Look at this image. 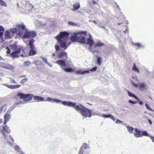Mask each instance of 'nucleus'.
I'll list each match as a JSON object with an SVG mask.
<instances>
[{"instance_id": "nucleus-34", "label": "nucleus", "mask_w": 154, "mask_h": 154, "mask_svg": "<svg viewBox=\"0 0 154 154\" xmlns=\"http://www.w3.org/2000/svg\"><path fill=\"white\" fill-rule=\"evenodd\" d=\"M28 80V79L26 78H25L22 79L20 82V83L21 84H23V85H24V83L26 82Z\"/></svg>"}, {"instance_id": "nucleus-62", "label": "nucleus", "mask_w": 154, "mask_h": 154, "mask_svg": "<svg viewBox=\"0 0 154 154\" xmlns=\"http://www.w3.org/2000/svg\"><path fill=\"white\" fill-rule=\"evenodd\" d=\"M2 119H0V124L2 122Z\"/></svg>"}, {"instance_id": "nucleus-11", "label": "nucleus", "mask_w": 154, "mask_h": 154, "mask_svg": "<svg viewBox=\"0 0 154 154\" xmlns=\"http://www.w3.org/2000/svg\"><path fill=\"white\" fill-rule=\"evenodd\" d=\"M55 63L60 65L62 69H63L66 66L65 61L64 60H59L56 61Z\"/></svg>"}, {"instance_id": "nucleus-16", "label": "nucleus", "mask_w": 154, "mask_h": 154, "mask_svg": "<svg viewBox=\"0 0 154 154\" xmlns=\"http://www.w3.org/2000/svg\"><path fill=\"white\" fill-rule=\"evenodd\" d=\"M44 101H48L52 103L55 102L57 103H59L61 102L60 100L55 99H52L49 97H48L46 99L44 100Z\"/></svg>"}, {"instance_id": "nucleus-52", "label": "nucleus", "mask_w": 154, "mask_h": 154, "mask_svg": "<svg viewBox=\"0 0 154 154\" xmlns=\"http://www.w3.org/2000/svg\"><path fill=\"white\" fill-rule=\"evenodd\" d=\"M147 120L148 121L149 123L151 125H152V122L151 121L150 119H149L148 118L147 119Z\"/></svg>"}, {"instance_id": "nucleus-29", "label": "nucleus", "mask_w": 154, "mask_h": 154, "mask_svg": "<svg viewBox=\"0 0 154 154\" xmlns=\"http://www.w3.org/2000/svg\"><path fill=\"white\" fill-rule=\"evenodd\" d=\"M127 128L129 133H133L134 128L132 127L127 126Z\"/></svg>"}, {"instance_id": "nucleus-56", "label": "nucleus", "mask_w": 154, "mask_h": 154, "mask_svg": "<svg viewBox=\"0 0 154 154\" xmlns=\"http://www.w3.org/2000/svg\"><path fill=\"white\" fill-rule=\"evenodd\" d=\"M133 85L135 87L137 88L139 87V86L137 85L134 84V83H133Z\"/></svg>"}, {"instance_id": "nucleus-10", "label": "nucleus", "mask_w": 154, "mask_h": 154, "mask_svg": "<svg viewBox=\"0 0 154 154\" xmlns=\"http://www.w3.org/2000/svg\"><path fill=\"white\" fill-rule=\"evenodd\" d=\"M16 26L18 30H21L27 31V29L26 28L25 25L23 23L20 24H18L16 25Z\"/></svg>"}, {"instance_id": "nucleus-36", "label": "nucleus", "mask_w": 154, "mask_h": 154, "mask_svg": "<svg viewBox=\"0 0 154 154\" xmlns=\"http://www.w3.org/2000/svg\"><path fill=\"white\" fill-rule=\"evenodd\" d=\"M34 63L36 65H40L42 64V61L40 60H36L34 62Z\"/></svg>"}, {"instance_id": "nucleus-61", "label": "nucleus", "mask_w": 154, "mask_h": 154, "mask_svg": "<svg viewBox=\"0 0 154 154\" xmlns=\"http://www.w3.org/2000/svg\"><path fill=\"white\" fill-rule=\"evenodd\" d=\"M12 82L14 83H16V81L14 80H12Z\"/></svg>"}, {"instance_id": "nucleus-59", "label": "nucleus", "mask_w": 154, "mask_h": 154, "mask_svg": "<svg viewBox=\"0 0 154 154\" xmlns=\"http://www.w3.org/2000/svg\"><path fill=\"white\" fill-rule=\"evenodd\" d=\"M46 64H47L50 67H51L52 66V65L50 64V63H49L48 62V63H46Z\"/></svg>"}, {"instance_id": "nucleus-14", "label": "nucleus", "mask_w": 154, "mask_h": 154, "mask_svg": "<svg viewBox=\"0 0 154 154\" xmlns=\"http://www.w3.org/2000/svg\"><path fill=\"white\" fill-rule=\"evenodd\" d=\"M11 115L7 113L4 116V121L3 124L5 125L9 121L11 118Z\"/></svg>"}, {"instance_id": "nucleus-48", "label": "nucleus", "mask_w": 154, "mask_h": 154, "mask_svg": "<svg viewBox=\"0 0 154 154\" xmlns=\"http://www.w3.org/2000/svg\"><path fill=\"white\" fill-rule=\"evenodd\" d=\"M4 31V29L2 26H0V32H3Z\"/></svg>"}, {"instance_id": "nucleus-47", "label": "nucleus", "mask_w": 154, "mask_h": 154, "mask_svg": "<svg viewBox=\"0 0 154 154\" xmlns=\"http://www.w3.org/2000/svg\"><path fill=\"white\" fill-rule=\"evenodd\" d=\"M7 49H8V50L7 51L6 53L7 54H10L11 53V51L10 49L8 47L6 48Z\"/></svg>"}, {"instance_id": "nucleus-6", "label": "nucleus", "mask_w": 154, "mask_h": 154, "mask_svg": "<svg viewBox=\"0 0 154 154\" xmlns=\"http://www.w3.org/2000/svg\"><path fill=\"white\" fill-rule=\"evenodd\" d=\"M11 132L9 128L7 125H5L3 126H0V132L3 135L4 137H6L5 133H10Z\"/></svg>"}, {"instance_id": "nucleus-43", "label": "nucleus", "mask_w": 154, "mask_h": 154, "mask_svg": "<svg viewBox=\"0 0 154 154\" xmlns=\"http://www.w3.org/2000/svg\"><path fill=\"white\" fill-rule=\"evenodd\" d=\"M111 115H103V116L105 118H110Z\"/></svg>"}, {"instance_id": "nucleus-44", "label": "nucleus", "mask_w": 154, "mask_h": 154, "mask_svg": "<svg viewBox=\"0 0 154 154\" xmlns=\"http://www.w3.org/2000/svg\"><path fill=\"white\" fill-rule=\"evenodd\" d=\"M42 60L46 63H48V60L46 57H42Z\"/></svg>"}, {"instance_id": "nucleus-9", "label": "nucleus", "mask_w": 154, "mask_h": 154, "mask_svg": "<svg viewBox=\"0 0 154 154\" xmlns=\"http://www.w3.org/2000/svg\"><path fill=\"white\" fill-rule=\"evenodd\" d=\"M18 48L20 49L21 54H20V56L22 57H26L27 56L28 52L24 48L22 47H19Z\"/></svg>"}, {"instance_id": "nucleus-41", "label": "nucleus", "mask_w": 154, "mask_h": 154, "mask_svg": "<svg viewBox=\"0 0 154 154\" xmlns=\"http://www.w3.org/2000/svg\"><path fill=\"white\" fill-rule=\"evenodd\" d=\"M128 102L129 103H131L133 104H135L137 103V102L136 101H133L131 100H129Z\"/></svg>"}, {"instance_id": "nucleus-27", "label": "nucleus", "mask_w": 154, "mask_h": 154, "mask_svg": "<svg viewBox=\"0 0 154 154\" xmlns=\"http://www.w3.org/2000/svg\"><path fill=\"white\" fill-rule=\"evenodd\" d=\"M141 137H143V136H150L148 134V133L146 131H141Z\"/></svg>"}, {"instance_id": "nucleus-17", "label": "nucleus", "mask_w": 154, "mask_h": 154, "mask_svg": "<svg viewBox=\"0 0 154 154\" xmlns=\"http://www.w3.org/2000/svg\"><path fill=\"white\" fill-rule=\"evenodd\" d=\"M141 131L138 130L137 128H135L134 129V135L136 137H141Z\"/></svg>"}, {"instance_id": "nucleus-60", "label": "nucleus", "mask_w": 154, "mask_h": 154, "mask_svg": "<svg viewBox=\"0 0 154 154\" xmlns=\"http://www.w3.org/2000/svg\"><path fill=\"white\" fill-rule=\"evenodd\" d=\"M26 77V75H22V76H19V78H22V77Z\"/></svg>"}, {"instance_id": "nucleus-30", "label": "nucleus", "mask_w": 154, "mask_h": 154, "mask_svg": "<svg viewBox=\"0 0 154 154\" xmlns=\"http://www.w3.org/2000/svg\"><path fill=\"white\" fill-rule=\"evenodd\" d=\"M63 69L66 72H72L73 71V69L71 68H63Z\"/></svg>"}, {"instance_id": "nucleus-35", "label": "nucleus", "mask_w": 154, "mask_h": 154, "mask_svg": "<svg viewBox=\"0 0 154 154\" xmlns=\"http://www.w3.org/2000/svg\"><path fill=\"white\" fill-rule=\"evenodd\" d=\"M68 23L69 25L72 26H78V24H77V23L71 22H68Z\"/></svg>"}, {"instance_id": "nucleus-40", "label": "nucleus", "mask_w": 154, "mask_h": 154, "mask_svg": "<svg viewBox=\"0 0 154 154\" xmlns=\"http://www.w3.org/2000/svg\"><path fill=\"white\" fill-rule=\"evenodd\" d=\"M5 85L7 87L11 89H14V85Z\"/></svg>"}, {"instance_id": "nucleus-15", "label": "nucleus", "mask_w": 154, "mask_h": 154, "mask_svg": "<svg viewBox=\"0 0 154 154\" xmlns=\"http://www.w3.org/2000/svg\"><path fill=\"white\" fill-rule=\"evenodd\" d=\"M81 34H80V35H79L78 36L77 42L82 43H85L86 42L85 39L84 37L82 36Z\"/></svg>"}, {"instance_id": "nucleus-64", "label": "nucleus", "mask_w": 154, "mask_h": 154, "mask_svg": "<svg viewBox=\"0 0 154 154\" xmlns=\"http://www.w3.org/2000/svg\"><path fill=\"white\" fill-rule=\"evenodd\" d=\"M3 60V58L0 55V60Z\"/></svg>"}, {"instance_id": "nucleus-33", "label": "nucleus", "mask_w": 154, "mask_h": 154, "mask_svg": "<svg viewBox=\"0 0 154 154\" xmlns=\"http://www.w3.org/2000/svg\"><path fill=\"white\" fill-rule=\"evenodd\" d=\"M17 27L13 28H11L10 29V31L12 33H16V32L17 30Z\"/></svg>"}, {"instance_id": "nucleus-45", "label": "nucleus", "mask_w": 154, "mask_h": 154, "mask_svg": "<svg viewBox=\"0 0 154 154\" xmlns=\"http://www.w3.org/2000/svg\"><path fill=\"white\" fill-rule=\"evenodd\" d=\"M21 86V85H14V88H18Z\"/></svg>"}, {"instance_id": "nucleus-42", "label": "nucleus", "mask_w": 154, "mask_h": 154, "mask_svg": "<svg viewBox=\"0 0 154 154\" xmlns=\"http://www.w3.org/2000/svg\"><path fill=\"white\" fill-rule=\"evenodd\" d=\"M97 69V67L96 66H95L94 67L92 68L91 69H90V71H95Z\"/></svg>"}, {"instance_id": "nucleus-23", "label": "nucleus", "mask_w": 154, "mask_h": 154, "mask_svg": "<svg viewBox=\"0 0 154 154\" xmlns=\"http://www.w3.org/2000/svg\"><path fill=\"white\" fill-rule=\"evenodd\" d=\"M105 45L104 43L100 42H98L95 44L94 47L95 48L97 47H101Z\"/></svg>"}, {"instance_id": "nucleus-13", "label": "nucleus", "mask_w": 154, "mask_h": 154, "mask_svg": "<svg viewBox=\"0 0 154 154\" xmlns=\"http://www.w3.org/2000/svg\"><path fill=\"white\" fill-rule=\"evenodd\" d=\"M66 41L64 40H60V41H57V42L60 43V47L64 50L66 49L67 47L66 43Z\"/></svg>"}, {"instance_id": "nucleus-24", "label": "nucleus", "mask_w": 154, "mask_h": 154, "mask_svg": "<svg viewBox=\"0 0 154 154\" xmlns=\"http://www.w3.org/2000/svg\"><path fill=\"white\" fill-rule=\"evenodd\" d=\"M132 69L133 71L136 72H137L138 73L140 72L139 70V69L136 66L135 63H134L133 64V66L132 68Z\"/></svg>"}, {"instance_id": "nucleus-55", "label": "nucleus", "mask_w": 154, "mask_h": 154, "mask_svg": "<svg viewBox=\"0 0 154 154\" xmlns=\"http://www.w3.org/2000/svg\"><path fill=\"white\" fill-rule=\"evenodd\" d=\"M111 119H112V120L114 121L115 120V119L113 116H112L111 115H110V117Z\"/></svg>"}, {"instance_id": "nucleus-53", "label": "nucleus", "mask_w": 154, "mask_h": 154, "mask_svg": "<svg viewBox=\"0 0 154 154\" xmlns=\"http://www.w3.org/2000/svg\"><path fill=\"white\" fill-rule=\"evenodd\" d=\"M15 150H18L20 149V148L18 146H16L15 147Z\"/></svg>"}, {"instance_id": "nucleus-58", "label": "nucleus", "mask_w": 154, "mask_h": 154, "mask_svg": "<svg viewBox=\"0 0 154 154\" xmlns=\"http://www.w3.org/2000/svg\"><path fill=\"white\" fill-rule=\"evenodd\" d=\"M136 45L138 46L139 48L141 47V45L139 43H137L136 44Z\"/></svg>"}, {"instance_id": "nucleus-57", "label": "nucleus", "mask_w": 154, "mask_h": 154, "mask_svg": "<svg viewBox=\"0 0 154 154\" xmlns=\"http://www.w3.org/2000/svg\"><path fill=\"white\" fill-rule=\"evenodd\" d=\"M139 101V103L140 105H142L143 104V103L142 102L140 101V100H139V101Z\"/></svg>"}, {"instance_id": "nucleus-19", "label": "nucleus", "mask_w": 154, "mask_h": 154, "mask_svg": "<svg viewBox=\"0 0 154 154\" xmlns=\"http://www.w3.org/2000/svg\"><path fill=\"white\" fill-rule=\"evenodd\" d=\"M5 39H10L12 38L11 32L8 30H6L5 34Z\"/></svg>"}, {"instance_id": "nucleus-8", "label": "nucleus", "mask_w": 154, "mask_h": 154, "mask_svg": "<svg viewBox=\"0 0 154 154\" xmlns=\"http://www.w3.org/2000/svg\"><path fill=\"white\" fill-rule=\"evenodd\" d=\"M92 36L90 34H89V38L87 39V42L86 43L87 44L89 45L90 47H91L94 43V41L92 38ZM90 50L93 52H95L97 51V50L94 51L92 50L91 48Z\"/></svg>"}, {"instance_id": "nucleus-18", "label": "nucleus", "mask_w": 154, "mask_h": 154, "mask_svg": "<svg viewBox=\"0 0 154 154\" xmlns=\"http://www.w3.org/2000/svg\"><path fill=\"white\" fill-rule=\"evenodd\" d=\"M138 86L139 88L142 91L147 90L146 85L143 82L140 83Z\"/></svg>"}, {"instance_id": "nucleus-50", "label": "nucleus", "mask_w": 154, "mask_h": 154, "mask_svg": "<svg viewBox=\"0 0 154 154\" xmlns=\"http://www.w3.org/2000/svg\"><path fill=\"white\" fill-rule=\"evenodd\" d=\"M123 122L119 119L117 120L116 122V123H122Z\"/></svg>"}, {"instance_id": "nucleus-3", "label": "nucleus", "mask_w": 154, "mask_h": 154, "mask_svg": "<svg viewBox=\"0 0 154 154\" xmlns=\"http://www.w3.org/2000/svg\"><path fill=\"white\" fill-rule=\"evenodd\" d=\"M69 35V33L68 32L65 31L61 32L55 37V38L57 41H60V40L67 41L68 39Z\"/></svg>"}, {"instance_id": "nucleus-31", "label": "nucleus", "mask_w": 154, "mask_h": 154, "mask_svg": "<svg viewBox=\"0 0 154 154\" xmlns=\"http://www.w3.org/2000/svg\"><path fill=\"white\" fill-rule=\"evenodd\" d=\"M0 5L4 7H6L7 6L6 4L3 0H0Z\"/></svg>"}, {"instance_id": "nucleus-32", "label": "nucleus", "mask_w": 154, "mask_h": 154, "mask_svg": "<svg viewBox=\"0 0 154 154\" xmlns=\"http://www.w3.org/2000/svg\"><path fill=\"white\" fill-rule=\"evenodd\" d=\"M97 63L99 65H101V58L98 57L97 58Z\"/></svg>"}, {"instance_id": "nucleus-49", "label": "nucleus", "mask_w": 154, "mask_h": 154, "mask_svg": "<svg viewBox=\"0 0 154 154\" xmlns=\"http://www.w3.org/2000/svg\"><path fill=\"white\" fill-rule=\"evenodd\" d=\"M3 34V32H0V38L2 39V36Z\"/></svg>"}, {"instance_id": "nucleus-20", "label": "nucleus", "mask_w": 154, "mask_h": 154, "mask_svg": "<svg viewBox=\"0 0 154 154\" xmlns=\"http://www.w3.org/2000/svg\"><path fill=\"white\" fill-rule=\"evenodd\" d=\"M33 99L36 100L37 102L44 101V99L43 97L38 96H33Z\"/></svg>"}, {"instance_id": "nucleus-38", "label": "nucleus", "mask_w": 154, "mask_h": 154, "mask_svg": "<svg viewBox=\"0 0 154 154\" xmlns=\"http://www.w3.org/2000/svg\"><path fill=\"white\" fill-rule=\"evenodd\" d=\"M145 106H146V108L148 109L149 110L151 111H153V110L149 107V105L147 104L146 103Z\"/></svg>"}, {"instance_id": "nucleus-4", "label": "nucleus", "mask_w": 154, "mask_h": 154, "mask_svg": "<svg viewBox=\"0 0 154 154\" xmlns=\"http://www.w3.org/2000/svg\"><path fill=\"white\" fill-rule=\"evenodd\" d=\"M13 47L14 51L10 54L11 56L14 58L19 57L20 56V49L16 45H14Z\"/></svg>"}, {"instance_id": "nucleus-39", "label": "nucleus", "mask_w": 154, "mask_h": 154, "mask_svg": "<svg viewBox=\"0 0 154 154\" xmlns=\"http://www.w3.org/2000/svg\"><path fill=\"white\" fill-rule=\"evenodd\" d=\"M84 152V149L82 147L80 149V150L78 154H83Z\"/></svg>"}, {"instance_id": "nucleus-54", "label": "nucleus", "mask_w": 154, "mask_h": 154, "mask_svg": "<svg viewBox=\"0 0 154 154\" xmlns=\"http://www.w3.org/2000/svg\"><path fill=\"white\" fill-rule=\"evenodd\" d=\"M152 141L154 143V137L152 136H149Z\"/></svg>"}, {"instance_id": "nucleus-37", "label": "nucleus", "mask_w": 154, "mask_h": 154, "mask_svg": "<svg viewBox=\"0 0 154 154\" xmlns=\"http://www.w3.org/2000/svg\"><path fill=\"white\" fill-rule=\"evenodd\" d=\"M79 74H84L85 73H89V71L87 70L84 71H82V72L81 71H79L77 72Z\"/></svg>"}, {"instance_id": "nucleus-7", "label": "nucleus", "mask_w": 154, "mask_h": 154, "mask_svg": "<svg viewBox=\"0 0 154 154\" xmlns=\"http://www.w3.org/2000/svg\"><path fill=\"white\" fill-rule=\"evenodd\" d=\"M37 33L35 31L28 32L27 31L25 32L23 37L26 38H31L35 37Z\"/></svg>"}, {"instance_id": "nucleus-25", "label": "nucleus", "mask_w": 154, "mask_h": 154, "mask_svg": "<svg viewBox=\"0 0 154 154\" xmlns=\"http://www.w3.org/2000/svg\"><path fill=\"white\" fill-rule=\"evenodd\" d=\"M128 95L129 97H133L135 98L138 101H139V99H138L137 98V97L135 95L131 93V92H130L128 91Z\"/></svg>"}, {"instance_id": "nucleus-22", "label": "nucleus", "mask_w": 154, "mask_h": 154, "mask_svg": "<svg viewBox=\"0 0 154 154\" xmlns=\"http://www.w3.org/2000/svg\"><path fill=\"white\" fill-rule=\"evenodd\" d=\"M80 5L79 2H76L73 5V7L74 10L78 9L80 7Z\"/></svg>"}, {"instance_id": "nucleus-26", "label": "nucleus", "mask_w": 154, "mask_h": 154, "mask_svg": "<svg viewBox=\"0 0 154 154\" xmlns=\"http://www.w3.org/2000/svg\"><path fill=\"white\" fill-rule=\"evenodd\" d=\"M36 53V51L34 49H31L29 52V54L30 55H32L35 54Z\"/></svg>"}, {"instance_id": "nucleus-63", "label": "nucleus", "mask_w": 154, "mask_h": 154, "mask_svg": "<svg viewBox=\"0 0 154 154\" xmlns=\"http://www.w3.org/2000/svg\"><path fill=\"white\" fill-rule=\"evenodd\" d=\"M55 55V53H53L52 54V57H54Z\"/></svg>"}, {"instance_id": "nucleus-12", "label": "nucleus", "mask_w": 154, "mask_h": 154, "mask_svg": "<svg viewBox=\"0 0 154 154\" xmlns=\"http://www.w3.org/2000/svg\"><path fill=\"white\" fill-rule=\"evenodd\" d=\"M58 57L64 60H66L67 58V55L66 53L64 51L59 53Z\"/></svg>"}, {"instance_id": "nucleus-46", "label": "nucleus", "mask_w": 154, "mask_h": 154, "mask_svg": "<svg viewBox=\"0 0 154 154\" xmlns=\"http://www.w3.org/2000/svg\"><path fill=\"white\" fill-rule=\"evenodd\" d=\"M55 47L56 51H57L59 49V46L58 45H55Z\"/></svg>"}, {"instance_id": "nucleus-21", "label": "nucleus", "mask_w": 154, "mask_h": 154, "mask_svg": "<svg viewBox=\"0 0 154 154\" xmlns=\"http://www.w3.org/2000/svg\"><path fill=\"white\" fill-rule=\"evenodd\" d=\"M34 41V40L32 39L30 40L29 42V45L31 49H34L35 48V46L33 44Z\"/></svg>"}, {"instance_id": "nucleus-1", "label": "nucleus", "mask_w": 154, "mask_h": 154, "mask_svg": "<svg viewBox=\"0 0 154 154\" xmlns=\"http://www.w3.org/2000/svg\"><path fill=\"white\" fill-rule=\"evenodd\" d=\"M62 104L65 106L73 107L76 111H80L82 115L85 117H90L91 116V110L86 108L82 104H80L78 106L76 105V103L71 102L63 101Z\"/></svg>"}, {"instance_id": "nucleus-51", "label": "nucleus", "mask_w": 154, "mask_h": 154, "mask_svg": "<svg viewBox=\"0 0 154 154\" xmlns=\"http://www.w3.org/2000/svg\"><path fill=\"white\" fill-rule=\"evenodd\" d=\"M9 137H10V139L11 140V142H12V143L13 142L14 140L13 139V138L10 135L9 136Z\"/></svg>"}, {"instance_id": "nucleus-2", "label": "nucleus", "mask_w": 154, "mask_h": 154, "mask_svg": "<svg viewBox=\"0 0 154 154\" xmlns=\"http://www.w3.org/2000/svg\"><path fill=\"white\" fill-rule=\"evenodd\" d=\"M17 96L19 97L20 99H23L24 101H28L32 99L33 95L31 94H24L18 92L17 93Z\"/></svg>"}, {"instance_id": "nucleus-28", "label": "nucleus", "mask_w": 154, "mask_h": 154, "mask_svg": "<svg viewBox=\"0 0 154 154\" xmlns=\"http://www.w3.org/2000/svg\"><path fill=\"white\" fill-rule=\"evenodd\" d=\"M17 30L16 34L20 37H21L23 35V32L20 30Z\"/></svg>"}, {"instance_id": "nucleus-5", "label": "nucleus", "mask_w": 154, "mask_h": 154, "mask_svg": "<svg viewBox=\"0 0 154 154\" xmlns=\"http://www.w3.org/2000/svg\"><path fill=\"white\" fill-rule=\"evenodd\" d=\"M80 34H82L85 35L87 34V32L85 31H82L79 32L74 33L72 34L70 37L71 40L73 42H77L78 36L79 35H80Z\"/></svg>"}]
</instances>
